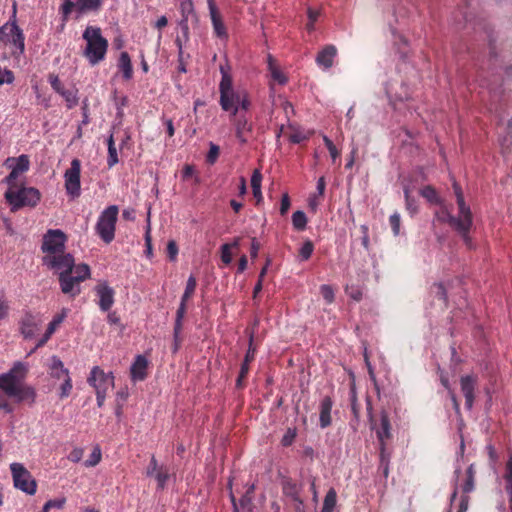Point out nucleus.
<instances>
[{
	"label": "nucleus",
	"mask_w": 512,
	"mask_h": 512,
	"mask_svg": "<svg viewBox=\"0 0 512 512\" xmlns=\"http://www.w3.org/2000/svg\"><path fill=\"white\" fill-rule=\"evenodd\" d=\"M461 224L464 225L463 230H461V228H455V231L461 236L464 244L471 249L473 247V242L469 233L473 225V220H464Z\"/></svg>",
	"instance_id": "2f4dec72"
},
{
	"label": "nucleus",
	"mask_w": 512,
	"mask_h": 512,
	"mask_svg": "<svg viewBox=\"0 0 512 512\" xmlns=\"http://www.w3.org/2000/svg\"><path fill=\"white\" fill-rule=\"evenodd\" d=\"M19 176V173L11 169V172L4 179V182L8 185V189H15L19 187V185L17 184V179Z\"/></svg>",
	"instance_id": "864d4df0"
},
{
	"label": "nucleus",
	"mask_w": 512,
	"mask_h": 512,
	"mask_svg": "<svg viewBox=\"0 0 512 512\" xmlns=\"http://www.w3.org/2000/svg\"><path fill=\"white\" fill-rule=\"evenodd\" d=\"M60 95L65 99L68 109H72L78 104L77 90L65 89Z\"/></svg>",
	"instance_id": "a19ab883"
},
{
	"label": "nucleus",
	"mask_w": 512,
	"mask_h": 512,
	"mask_svg": "<svg viewBox=\"0 0 512 512\" xmlns=\"http://www.w3.org/2000/svg\"><path fill=\"white\" fill-rule=\"evenodd\" d=\"M477 382V376L474 375H465L460 378L461 391L465 397V406L467 409L473 407Z\"/></svg>",
	"instance_id": "f3484780"
},
{
	"label": "nucleus",
	"mask_w": 512,
	"mask_h": 512,
	"mask_svg": "<svg viewBox=\"0 0 512 512\" xmlns=\"http://www.w3.org/2000/svg\"><path fill=\"white\" fill-rule=\"evenodd\" d=\"M74 277L79 282H82L90 277V267L87 264L81 263L78 265L74 264L73 272Z\"/></svg>",
	"instance_id": "4c0bfd02"
},
{
	"label": "nucleus",
	"mask_w": 512,
	"mask_h": 512,
	"mask_svg": "<svg viewBox=\"0 0 512 512\" xmlns=\"http://www.w3.org/2000/svg\"><path fill=\"white\" fill-rule=\"evenodd\" d=\"M435 219L441 223H448L453 230H455V228H461V230H463L464 228V225L461 224L462 221L460 218L452 215L445 206L436 211Z\"/></svg>",
	"instance_id": "a878e982"
},
{
	"label": "nucleus",
	"mask_w": 512,
	"mask_h": 512,
	"mask_svg": "<svg viewBox=\"0 0 512 512\" xmlns=\"http://www.w3.org/2000/svg\"><path fill=\"white\" fill-rule=\"evenodd\" d=\"M51 329H46L44 335L37 341L35 345V349H39L43 347L51 338V336L54 334V332L51 331Z\"/></svg>",
	"instance_id": "0e129e2a"
},
{
	"label": "nucleus",
	"mask_w": 512,
	"mask_h": 512,
	"mask_svg": "<svg viewBox=\"0 0 512 512\" xmlns=\"http://www.w3.org/2000/svg\"><path fill=\"white\" fill-rule=\"evenodd\" d=\"M30 167V161L29 157L25 154L20 155L16 158V163L12 167L13 170H15L17 173L22 174L29 170Z\"/></svg>",
	"instance_id": "ea45409f"
},
{
	"label": "nucleus",
	"mask_w": 512,
	"mask_h": 512,
	"mask_svg": "<svg viewBox=\"0 0 512 512\" xmlns=\"http://www.w3.org/2000/svg\"><path fill=\"white\" fill-rule=\"evenodd\" d=\"M80 174H81V162L79 159L75 158L71 161L70 168L67 169L64 173L65 179V189L68 195L72 198H76L80 196L81 193V183H80Z\"/></svg>",
	"instance_id": "f8f14e48"
},
{
	"label": "nucleus",
	"mask_w": 512,
	"mask_h": 512,
	"mask_svg": "<svg viewBox=\"0 0 512 512\" xmlns=\"http://www.w3.org/2000/svg\"><path fill=\"white\" fill-rule=\"evenodd\" d=\"M283 494L296 503V509L300 510L303 500L300 498V488L291 479H285L282 483Z\"/></svg>",
	"instance_id": "b1692460"
},
{
	"label": "nucleus",
	"mask_w": 512,
	"mask_h": 512,
	"mask_svg": "<svg viewBox=\"0 0 512 512\" xmlns=\"http://www.w3.org/2000/svg\"><path fill=\"white\" fill-rule=\"evenodd\" d=\"M261 182H262V174L258 169H256V170H254V172L251 176V187H252L253 196L257 200V204L259 202H261L263 199L262 192H261Z\"/></svg>",
	"instance_id": "c85d7f7f"
},
{
	"label": "nucleus",
	"mask_w": 512,
	"mask_h": 512,
	"mask_svg": "<svg viewBox=\"0 0 512 512\" xmlns=\"http://www.w3.org/2000/svg\"><path fill=\"white\" fill-rule=\"evenodd\" d=\"M389 223L393 234L397 236L400 232V215L397 212L392 214L389 218Z\"/></svg>",
	"instance_id": "052dcab7"
},
{
	"label": "nucleus",
	"mask_w": 512,
	"mask_h": 512,
	"mask_svg": "<svg viewBox=\"0 0 512 512\" xmlns=\"http://www.w3.org/2000/svg\"><path fill=\"white\" fill-rule=\"evenodd\" d=\"M95 292L99 298V308L104 312L109 311L114 304V289L107 282H100L95 286Z\"/></svg>",
	"instance_id": "dca6fc26"
},
{
	"label": "nucleus",
	"mask_w": 512,
	"mask_h": 512,
	"mask_svg": "<svg viewBox=\"0 0 512 512\" xmlns=\"http://www.w3.org/2000/svg\"><path fill=\"white\" fill-rule=\"evenodd\" d=\"M87 382L95 389V392L107 393L114 387V376L111 372L105 373L99 366L91 369Z\"/></svg>",
	"instance_id": "ddd939ff"
},
{
	"label": "nucleus",
	"mask_w": 512,
	"mask_h": 512,
	"mask_svg": "<svg viewBox=\"0 0 512 512\" xmlns=\"http://www.w3.org/2000/svg\"><path fill=\"white\" fill-rule=\"evenodd\" d=\"M169 469L161 465V468L155 473L153 478L157 481V488L163 490L169 480Z\"/></svg>",
	"instance_id": "e433bc0d"
},
{
	"label": "nucleus",
	"mask_w": 512,
	"mask_h": 512,
	"mask_svg": "<svg viewBox=\"0 0 512 512\" xmlns=\"http://www.w3.org/2000/svg\"><path fill=\"white\" fill-rule=\"evenodd\" d=\"M182 18H189L194 12L192 0H179Z\"/></svg>",
	"instance_id": "09e8293b"
},
{
	"label": "nucleus",
	"mask_w": 512,
	"mask_h": 512,
	"mask_svg": "<svg viewBox=\"0 0 512 512\" xmlns=\"http://www.w3.org/2000/svg\"><path fill=\"white\" fill-rule=\"evenodd\" d=\"M101 458H102V454H101V450L98 446H96L92 453L90 454L89 458L84 462V465L86 467H95L96 465L99 464V462L101 461Z\"/></svg>",
	"instance_id": "a18cd8bd"
},
{
	"label": "nucleus",
	"mask_w": 512,
	"mask_h": 512,
	"mask_svg": "<svg viewBox=\"0 0 512 512\" xmlns=\"http://www.w3.org/2000/svg\"><path fill=\"white\" fill-rule=\"evenodd\" d=\"M28 372V364L17 361L7 372L0 374V409L6 413L13 411L6 397L15 399L17 403H35L37 397L35 388L24 383Z\"/></svg>",
	"instance_id": "f257e3e1"
},
{
	"label": "nucleus",
	"mask_w": 512,
	"mask_h": 512,
	"mask_svg": "<svg viewBox=\"0 0 512 512\" xmlns=\"http://www.w3.org/2000/svg\"><path fill=\"white\" fill-rule=\"evenodd\" d=\"M323 141L330 153L331 158L335 160L340 155V152L338 151L332 140L327 136H323Z\"/></svg>",
	"instance_id": "13d9d810"
},
{
	"label": "nucleus",
	"mask_w": 512,
	"mask_h": 512,
	"mask_svg": "<svg viewBox=\"0 0 512 512\" xmlns=\"http://www.w3.org/2000/svg\"><path fill=\"white\" fill-rule=\"evenodd\" d=\"M10 469L14 486L29 495H34L36 493L37 484L30 472L20 463H12Z\"/></svg>",
	"instance_id": "9d476101"
},
{
	"label": "nucleus",
	"mask_w": 512,
	"mask_h": 512,
	"mask_svg": "<svg viewBox=\"0 0 512 512\" xmlns=\"http://www.w3.org/2000/svg\"><path fill=\"white\" fill-rule=\"evenodd\" d=\"M196 286V278L193 275H191L187 280L185 291L181 297L182 302H187L193 296L196 290Z\"/></svg>",
	"instance_id": "79ce46f5"
},
{
	"label": "nucleus",
	"mask_w": 512,
	"mask_h": 512,
	"mask_svg": "<svg viewBox=\"0 0 512 512\" xmlns=\"http://www.w3.org/2000/svg\"><path fill=\"white\" fill-rule=\"evenodd\" d=\"M43 264L48 268L60 273H72L74 268V257L70 253H59L56 255H45Z\"/></svg>",
	"instance_id": "4468645a"
},
{
	"label": "nucleus",
	"mask_w": 512,
	"mask_h": 512,
	"mask_svg": "<svg viewBox=\"0 0 512 512\" xmlns=\"http://www.w3.org/2000/svg\"><path fill=\"white\" fill-rule=\"evenodd\" d=\"M145 246L146 250L145 253L148 258H151L153 256L152 252V237H151V227H150V219L148 218V223L145 231Z\"/></svg>",
	"instance_id": "de8ad7c7"
},
{
	"label": "nucleus",
	"mask_w": 512,
	"mask_h": 512,
	"mask_svg": "<svg viewBox=\"0 0 512 512\" xmlns=\"http://www.w3.org/2000/svg\"><path fill=\"white\" fill-rule=\"evenodd\" d=\"M59 283L62 293L75 297L80 294L79 281L75 279L72 273H60Z\"/></svg>",
	"instance_id": "aec40b11"
},
{
	"label": "nucleus",
	"mask_w": 512,
	"mask_h": 512,
	"mask_svg": "<svg viewBox=\"0 0 512 512\" xmlns=\"http://www.w3.org/2000/svg\"><path fill=\"white\" fill-rule=\"evenodd\" d=\"M292 224L297 231H303L307 225V217L303 211H296L292 215Z\"/></svg>",
	"instance_id": "58836bf2"
},
{
	"label": "nucleus",
	"mask_w": 512,
	"mask_h": 512,
	"mask_svg": "<svg viewBox=\"0 0 512 512\" xmlns=\"http://www.w3.org/2000/svg\"><path fill=\"white\" fill-rule=\"evenodd\" d=\"M48 374L51 378L56 380H63L70 377L69 370L64 367V363L58 356H52L48 365Z\"/></svg>",
	"instance_id": "412c9836"
},
{
	"label": "nucleus",
	"mask_w": 512,
	"mask_h": 512,
	"mask_svg": "<svg viewBox=\"0 0 512 512\" xmlns=\"http://www.w3.org/2000/svg\"><path fill=\"white\" fill-rule=\"evenodd\" d=\"M161 468V465L158 464L157 459L154 455H152L150 462L146 468V475L148 477H153L155 473Z\"/></svg>",
	"instance_id": "bf43d9fd"
},
{
	"label": "nucleus",
	"mask_w": 512,
	"mask_h": 512,
	"mask_svg": "<svg viewBox=\"0 0 512 512\" xmlns=\"http://www.w3.org/2000/svg\"><path fill=\"white\" fill-rule=\"evenodd\" d=\"M313 251H314V244L312 243L311 240H307L304 242L302 247L299 249V257L301 258V260L306 261L311 257Z\"/></svg>",
	"instance_id": "c03bdc74"
},
{
	"label": "nucleus",
	"mask_w": 512,
	"mask_h": 512,
	"mask_svg": "<svg viewBox=\"0 0 512 512\" xmlns=\"http://www.w3.org/2000/svg\"><path fill=\"white\" fill-rule=\"evenodd\" d=\"M86 42V47L83 51L84 57L88 60L89 64L94 66L106 57L108 50V40L103 37L100 27L87 26L82 34Z\"/></svg>",
	"instance_id": "7ed1b4c3"
},
{
	"label": "nucleus",
	"mask_w": 512,
	"mask_h": 512,
	"mask_svg": "<svg viewBox=\"0 0 512 512\" xmlns=\"http://www.w3.org/2000/svg\"><path fill=\"white\" fill-rule=\"evenodd\" d=\"M167 253L170 260H174L178 254V247L175 241L171 240L167 244Z\"/></svg>",
	"instance_id": "774afa93"
},
{
	"label": "nucleus",
	"mask_w": 512,
	"mask_h": 512,
	"mask_svg": "<svg viewBox=\"0 0 512 512\" xmlns=\"http://www.w3.org/2000/svg\"><path fill=\"white\" fill-rule=\"evenodd\" d=\"M42 320L39 316L26 313L19 321V331L24 339H33L40 331Z\"/></svg>",
	"instance_id": "2eb2a0df"
},
{
	"label": "nucleus",
	"mask_w": 512,
	"mask_h": 512,
	"mask_svg": "<svg viewBox=\"0 0 512 512\" xmlns=\"http://www.w3.org/2000/svg\"><path fill=\"white\" fill-rule=\"evenodd\" d=\"M221 261L225 265H229L232 262L231 245L223 244L221 246Z\"/></svg>",
	"instance_id": "5fc2aeb1"
},
{
	"label": "nucleus",
	"mask_w": 512,
	"mask_h": 512,
	"mask_svg": "<svg viewBox=\"0 0 512 512\" xmlns=\"http://www.w3.org/2000/svg\"><path fill=\"white\" fill-rule=\"evenodd\" d=\"M84 454V450L82 448H74L68 455V460L74 463L79 462Z\"/></svg>",
	"instance_id": "680f3d73"
},
{
	"label": "nucleus",
	"mask_w": 512,
	"mask_h": 512,
	"mask_svg": "<svg viewBox=\"0 0 512 512\" xmlns=\"http://www.w3.org/2000/svg\"><path fill=\"white\" fill-rule=\"evenodd\" d=\"M336 55V47L334 45H326L321 51L318 52L316 63L324 69H329L333 66L334 58Z\"/></svg>",
	"instance_id": "5701e85b"
},
{
	"label": "nucleus",
	"mask_w": 512,
	"mask_h": 512,
	"mask_svg": "<svg viewBox=\"0 0 512 512\" xmlns=\"http://www.w3.org/2000/svg\"><path fill=\"white\" fill-rule=\"evenodd\" d=\"M337 501L336 491L331 488L325 495L321 512H333Z\"/></svg>",
	"instance_id": "f704fd0d"
},
{
	"label": "nucleus",
	"mask_w": 512,
	"mask_h": 512,
	"mask_svg": "<svg viewBox=\"0 0 512 512\" xmlns=\"http://www.w3.org/2000/svg\"><path fill=\"white\" fill-rule=\"evenodd\" d=\"M268 69L270 71L271 77L277 83L284 85L287 83L288 79L284 75V73L276 66L274 59L271 55L268 56Z\"/></svg>",
	"instance_id": "c756f323"
},
{
	"label": "nucleus",
	"mask_w": 512,
	"mask_h": 512,
	"mask_svg": "<svg viewBox=\"0 0 512 512\" xmlns=\"http://www.w3.org/2000/svg\"><path fill=\"white\" fill-rule=\"evenodd\" d=\"M503 480L504 489L508 496V507L510 512H512V453L505 464Z\"/></svg>",
	"instance_id": "bb28decb"
},
{
	"label": "nucleus",
	"mask_w": 512,
	"mask_h": 512,
	"mask_svg": "<svg viewBox=\"0 0 512 512\" xmlns=\"http://www.w3.org/2000/svg\"><path fill=\"white\" fill-rule=\"evenodd\" d=\"M230 122L233 125L236 139L240 144H246L254 129V123L248 115V111L238 112L235 109L234 113L230 114Z\"/></svg>",
	"instance_id": "1a4fd4ad"
},
{
	"label": "nucleus",
	"mask_w": 512,
	"mask_h": 512,
	"mask_svg": "<svg viewBox=\"0 0 512 512\" xmlns=\"http://www.w3.org/2000/svg\"><path fill=\"white\" fill-rule=\"evenodd\" d=\"M320 292L327 303L330 304L334 301V290L330 285H322L320 287Z\"/></svg>",
	"instance_id": "6e6d98bb"
},
{
	"label": "nucleus",
	"mask_w": 512,
	"mask_h": 512,
	"mask_svg": "<svg viewBox=\"0 0 512 512\" xmlns=\"http://www.w3.org/2000/svg\"><path fill=\"white\" fill-rule=\"evenodd\" d=\"M67 237L62 230L50 229L44 234L42 251L46 255H56L65 251Z\"/></svg>",
	"instance_id": "9b49d317"
},
{
	"label": "nucleus",
	"mask_w": 512,
	"mask_h": 512,
	"mask_svg": "<svg viewBox=\"0 0 512 512\" xmlns=\"http://www.w3.org/2000/svg\"><path fill=\"white\" fill-rule=\"evenodd\" d=\"M291 206L290 198L287 193L283 194L280 204V214L285 215Z\"/></svg>",
	"instance_id": "e2e57ef3"
},
{
	"label": "nucleus",
	"mask_w": 512,
	"mask_h": 512,
	"mask_svg": "<svg viewBox=\"0 0 512 512\" xmlns=\"http://www.w3.org/2000/svg\"><path fill=\"white\" fill-rule=\"evenodd\" d=\"M371 429L375 430L376 436L379 442V451L382 456V460L386 459V450H387V441L392 438V427L390 423V419L388 413L386 411H381L380 413V423L379 425L373 418L371 414V406L368 408Z\"/></svg>",
	"instance_id": "6e6552de"
},
{
	"label": "nucleus",
	"mask_w": 512,
	"mask_h": 512,
	"mask_svg": "<svg viewBox=\"0 0 512 512\" xmlns=\"http://www.w3.org/2000/svg\"><path fill=\"white\" fill-rule=\"evenodd\" d=\"M456 202L458 205V217L462 222L464 220H473V215L469 206L466 205L464 195H458L456 197Z\"/></svg>",
	"instance_id": "7c9ffc66"
},
{
	"label": "nucleus",
	"mask_w": 512,
	"mask_h": 512,
	"mask_svg": "<svg viewBox=\"0 0 512 512\" xmlns=\"http://www.w3.org/2000/svg\"><path fill=\"white\" fill-rule=\"evenodd\" d=\"M48 80H49V83H50L52 89L56 93L61 94L65 90V87H64L63 83L61 82V80L59 79L58 75L49 74Z\"/></svg>",
	"instance_id": "8fccbe9b"
},
{
	"label": "nucleus",
	"mask_w": 512,
	"mask_h": 512,
	"mask_svg": "<svg viewBox=\"0 0 512 512\" xmlns=\"http://www.w3.org/2000/svg\"><path fill=\"white\" fill-rule=\"evenodd\" d=\"M220 72H221V76H222L220 84H219L220 94L230 91V90H233L234 89L233 88V80H232L231 75L228 73V71L223 66L220 67Z\"/></svg>",
	"instance_id": "473e14b6"
},
{
	"label": "nucleus",
	"mask_w": 512,
	"mask_h": 512,
	"mask_svg": "<svg viewBox=\"0 0 512 512\" xmlns=\"http://www.w3.org/2000/svg\"><path fill=\"white\" fill-rule=\"evenodd\" d=\"M0 43L9 49V54L16 65L20 64L25 51V36L16 23V5L13 7L11 20L0 27Z\"/></svg>",
	"instance_id": "f03ea898"
},
{
	"label": "nucleus",
	"mask_w": 512,
	"mask_h": 512,
	"mask_svg": "<svg viewBox=\"0 0 512 512\" xmlns=\"http://www.w3.org/2000/svg\"><path fill=\"white\" fill-rule=\"evenodd\" d=\"M404 196L406 202V209L409 211L411 215L415 214L418 210L416 200L410 195V190L408 187L404 188Z\"/></svg>",
	"instance_id": "49530a36"
},
{
	"label": "nucleus",
	"mask_w": 512,
	"mask_h": 512,
	"mask_svg": "<svg viewBox=\"0 0 512 512\" xmlns=\"http://www.w3.org/2000/svg\"><path fill=\"white\" fill-rule=\"evenodd\" d=\"M333 401L330 396H325L320 402L319 422L321 428H327L332 423L331 410Z\"/></svg>",
	"instance_id": "393cba45"
},
{
	"label": "nucleus",
	"mask_w": 512,
	"mask_h": 512,
	"mask_svg": "<svg viewBox=\"0 0 512 512\" xmlns=\"http://www.w3.org/2000/svg\"><path fill=\"white\" fill-rule=\"evenodd\" d=\"M219 154H220L219 146L211 142L208 154L206 156V161L209 164H214L217 161Z\"/></svg>",
	"instance_id": "3c124183"
},
{
	"label": "nucleus",
	"mask_w": 512,
	"mask_h": 512,
	"mask_svg": "<svg viewBox=\"0 0 512 512\" xmlns=\"http://www.w3.org/2000/svg\"><path fill=\"white\" fill-rule=\"evenodd\" d=\"M73 389L72 379L71 377H67L63 379L62 384L58 389V396L60 399H65L70 396Z\"/></svg>",
	"instance_id": "37998d69"
},
{
	"label": "nucleus",
	"mask_w": 512,
	"mask_h": 512,
	"mask_svg": "<svg viewBox=\"0 0 512 512\" xmlns=\"http://www.w3.org/2000/svg\"><path fill=\"white\" fill-rule=\"evenodd\" d=\"M118 213V206L110 205L101 212L97 220L96 233L106 244L111 243L115 238Z\"/></svg>",
	"instance_id": "39448f33"
},
{
	"label": "nucleus",
	"mask_w": 512,
	"mask_h": 512,
	"mask_svg": "<svg viewBox=\"0 0 512 512\" xmlns=\"http://www.w3.org/2000/svg\"><path fill=\"white\" fill-rule=\"evenodd\" d=\"M420 194L424 197L428 202L432 204H441V198L439 197L435 188L431 185L424 186L420 190Z\"/></svg>",
	"instance_id": "72a5a7b5"
},
{
	"label": "nucleus",
	"mask_w": 512,
	"mask_h": 512,
	"mask_svg": "<svg viewBox=\"0 0 512 512\" xmlns=\"http://www.w3.org/2000/svg\"><path fill=\"white\" fill-rule=\"evenodd\" d=\"M118 70L122 73V77L125 80H130L133 76V67L129 54L125 51L121 52L118 62Z\"/></svg>",
	"instance_id": "cd10ccee"
},
{
	"label": "nucleus",
	"mask_w": 512,
	"mask_h": 512,
	"mask_svg": "<svg viewBox=\"0 0 512 512\" xmlns=\"http://www.w3.org/2000/svg\"><path fill=\"white\" fill-rule=\"evenodd\" d=\"M253 339H254V336H253V333L250 334V337H249V348H248V351L244 357V361L243 363L241 364V368H240V372H239V375L237 377V380H236V387L238 389H242L244 388L245 386V380L248 376V373H249V370H250V363L254 360L255 358V348L252 346L253 344Z\"/></svg>",
	"instance_id": "a211bd4d"
},
{
	"label": "nucleus",
	"mask_w": 512,
	"mask_h": 512,
	"mask_svg": "<svg viewBox=\"0 0 512 512\" xmlns=\"http://www.w3.org/2000/svg\"><path fill=\"white\" fill-rule=\"evenodd\" d=\"M308 23L306 24L307 30L312 31L314 29V24L318 20L320 15V11L314 8H308Z\"/></svg>",
	"instance_id": "603ef678"
},
{
	"label": "nucleus",
	"mask_w": 512,
	"mask_h": 512,
	"mask_svg": "<svg viewBox=\"0 0 512 512\" xmlns=\"http://www.w3.org/2000/svg\"><path fill=\"white\" fill-rule=\"evenodd\" d=\"M147 367V359L142 355H138L130 368L131 379L134 382L143 381L147 376Z\"/></svg>",
	"instance_id": "4be33fe9"
},
{
	"label": "nucleus",
	"mask_w": 512,
	"mask_h": 512,
	"mask_svg": "<svg viewBox=\"0 0 512 512\" xmlns=\"http://www.w3.org/2000/svg\"><path fill=\"white\" fill-rule=\"evenodd\" d=\"M4 196L7 203L11 206L12 212L25 206L35 207L41 199V193L38 189L23 185L15 189H7Z\"/></svg>",
	"instance_id": "20e7f679"
},
{
	"label": "nucleus",
	"mask_w": 512,
	"mask_h": 512,
	"mask_svg": "<svg viewBox=\"0 0 512 512\" xmlns=\"http://www.w3.org/2000/svg\"><path fill=\"white\" fill-rule=\"evenodd\" d=\"M219 104L223 111L234 113V110L249 111L251 101L247 92L243 90H230L220 94Z\"/></svg>",
	"instance_id": "0eeeda50"
},
{
	"label": "nucleus",
	"mask_w": 512,
	"mask_h": 512,
	"mask_svg": "<svg viewBox=\"0 0 512 512\" xmlns=\"http://www.w3.org/2000/svg\"><path fill=\"white\" fill-rule=\"evenodd\" d=\"M210 17L212 21L213 31L216 37L226 40L228 38V33L223 23L222 17L215 5L214 0H207Z\"/></svg>",
	"instance_id": "6ab92c4d"
},
{
	"label": "nucleus",
	"mask_w": 512,
	"mask_h": 512,
	"mask_svg": "<svg viewBox=\"0 0 512 512\" xmlns=\"http://www.w3.org/2000/svg\"><path fill=\"white\" fill-rule=\"evenodd\" d=\"M296 429H292V428H289L286 433L284 434L282 440H281V444L284 446V447H288L290 446L295 438H296Z\"/></svg>",
	"instance_id": "4d7b16f0"
},
{
	"label": "nucleus",
	"mask_w": 512,
	"mask_h": 512,
	"mask_svg": "<svg viewBox=\"0 0 512 512\" xmlns=\"http://www.w3.org/2000/svg\"><path fill=\"white\" fill-rule=\"evenodd\" d=\"M307 139H308V137L300 131H295L294 133L290 134V136H289L290 142L294 143V144H299Z\"/></svg>",
	"instance_id": "338daca9"
},
{
	"label": "nucleus",
	"mask_w": 512,
	"mask_h": 512,
	"mask_svg": "<svg viewBox=\"0 0 512 512\" xmlns=\"http://www.w3.org/2000/svg\"><path fill=\"white\" fill-rule=\"evenodd\" d=\"M117 163H118V155H117L116 147L108 149V158H107L108 166L111 168Z\"/></svg>",
	"instance_id": "69168bd1"
},
{
	"label": "nucleus",
	"mask_w": 512,
	"mask_h": 512,
	"mask_svg": "<svg viewBox=\"0 0 512 512\" xmlns=\"http://www.w3.org/2000/svg\"><path fill=\"white\" fill-rule=\"evenodd\" d=\"M103 6V0H62V4L59 7V13L63 25L69 20L73 10L77 14L83 15L88 13H98Z\"/></svg>",
	"instance_id": "423d86ee"
},
{
	"label": "nucleus",
	"mask_w": 512,
	"mask_h": 512,
	"mask_svg": "<svg viewBox=\"0 0 512 512\" xmlns=\"http://www.w3.org/2000/svg\"><path fill=\"white\" fill-rule=\"evenodd\" d=\"M186 303L187 302L181 301L176 312V319L174 324V335L176 336V338L178 337V334H181L182 331V321L186 313Z\"/></svg>",
	"instance_id": "c9c22d12"
}]
</instances>
